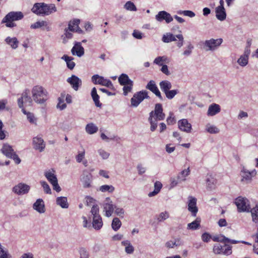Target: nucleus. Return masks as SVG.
<instances>
[{
  "instance_id": "5",
  "label": "nucleus",
  "mask_w": 258,
  "mask_h": 258,
  "mask_svg": "<svg viewBox=\"0 0 258 258\" xmlns=\"http://www.w3.org/2000/svg\"><path fill=\"white\" fill-rule=\"evenodd\" d=\"M1 151L7 157L13 159L15 162L18 164L21 162V160L14 151L12 147L8 144H4Z\"/></svg>"
},
{
  "instance_id": "51",
  "label": "nucleus",
  "mask_w": 258,
  "mask_h": 258,
  "mask_svg": "<svg viewBox=\"0 0 258 258\" xmlns=\"http://www.w3.org/2000/svg\"><path fill=\"white\" fill-rule=\"evenodd\" d=\"M124 8L130 11H137V9L135 4L131 1H127L124 5Z\"/></svg>"
},
{
  "instance_id": "24",
  "label": "nucleus",
  "mask_w": 258,
  "mask_h": 258,
  "mask_svg": "<svg viewBox=\"0 0 258 258\" xmlns=\"http://www.w3.org/2000/svg\"><path fill=\"white\" fill-rule=\"evenodd\" d=\"M24 15L21 12H11L5 16V20L11 19L12 21H18L22 19Z\"/></svg>"
},
{
  "instance_id": "31",
  "label": "nucleus",
  "mask_w": 258,
  "mask_h": 258,
  "mask_svg": "<svg viewBox=\"0 0 258 258\" xmlns=\"http://www.w3.org/2000/svg\"><path fill=\"white\" fill-rule=\"evenodd\" d=\"M57 11L54 4H46L44 3L43 16H48Z\"/></svg>"
},
{
  "instance_id": "3",
  "label": "nucleus",
  "mask_w": 258,
  "mask_h": 258,
  "mask_svg": "<svg viewBox=\"0 0 258 258\" xmlns=\"http://www.w3.org/2000/svg\"><path fill=\"white\" fill-rule=\"evenodd\" d=\"M223 40L222 38H210L203 42V48L206 51H215L221 46Z\"/></svg>"
},
{
  "instance_id": "36",
  "label": "nucleus",
  "mask_w": 258,
  "mask_h": 258,
  "mask_svg": "<svg viewBox=\"0 0 258 258\" xmlns=\"http://www.w3.org/2000/svg\"><path fill=\"white\" fill-rule=\"evenodd\" d=\"M205 131L211 134H216L220 132V130L218 127L210 123L206 124L205 125Z\"/></svg>"
},
{
  "instance_id": "61",
  "label": "nucleus",
  "mask_w": 258,
  "mask_h": 258,
  "mask_svg": "<svg viewBox=\"0 0 258 258\" xmlns=\"http://www.w3.org/2000/svg\"><path fill=\"white\" fill-rule=\"evenodd\" d=\"M178 93V91L177 90H168L166 93H165L166 97L168 99H173L175 96Z\"/></svg>"
},
{
  "instance_id": "58",
  "label": "nucleus",
  "mask_w": 258,
  "mask_h": 258,
  "mask_svg": "<svg viewBox=\"0 0 258 258\" xmlns=\"http://www.w3.org/2000/svg\"><path fill=\"white\" fill-rule=\"evenodd\" d=\"M114 210L115 214L117 216L121 218L123 217L125 213V211L122 208L116 207L115 206Z\"/></svg>"
},
{
  "instance_id": "57",
  "label": "nucleus",
  "mask_w": 258,
  "mask_h": 258,
  "mask_svg": "<svg viewBox=\"0 0 258 258\" xmlns=\"http://www.w3.org/2000/svg\"><path fill=\"white\" fill-rule=\"evenodd\" d=\"M213 241L216 242L226 243V240H229V239L226 237L225 236L223 235H219L214 236L213 238Z\"/></svg>"
},
{
  "instance_id": "44",
  "label": "nucleus",
  "mask_w": 258,
  "mask_h": 258,
  "mask_svg": "<svg viewBox=\"0 0 258 258\" xmlns=\"http://www.w3.org/2000/svg\"><path fill=\"white\" fill-rule=\"evenodd\" d=\"M91 96L96 106L97 107H100L101 106V104L99 102V96L97 94L96 89L95 87H94L92 90Z\"/></svg>"
},
{
  "instance_id": "11",
  "label": "nucleus",
  "mask_w": 258,
  "mask_h": 258,
  "mask_svg": "<svg viewBox=\"0 0 258 258\" xmlns=\"http://www.w3.org/2000/svg\"><path fill=\"white\" fill-rule=\"evenodd\" d=\"M30 189V186L24 183H19L12 188V191L15 194L20 196L27 194Z\"/></svg>"
},
{
  "instance_id": "14",
  "label": "nucleus",
  "mask_w": 258,
  "mask_h": 258,
  "mask_svg": "<svg viewBox=\"0 0 258 258\" xmlns=\"http://www.w3.org/2000/svg\"><path fill=\"white\" fill-rule=\"evenodd\" d=\"M250 49L249 47H246L243 53L241 54L237 60V63L241 67H245L248 64Z\"/></svg>"
},
{
  "instance_id": "64",
  "label": "nucleus",
  "mask_w": 258,
  "mask_h": 258,
  "mask_svg": "<svg viewBox=\"0 0 258 258\" xmlns=\"http://www.w3.org/2000/svg\"><path fill=\"white\" fill-rule=\"evenodd\" d=\"M179 245L180 243H177L176 240H169L165 243V246L168 248H172Z\"/></svg>"
},
{
  "instance_id": "8",
  "label": "nucleus",
  "mask_w": 258,
  "mask_h": 258,
  "mask_svg": "<svg viewBox=\"0 0 258 258\" xmlns=\"http://www.w3.org/2000/svg\"><path fill=\"white\" fill-rule=\"evenodd\" d=\"M257 172L255 169H253L250 171L243 167L240 171L241 180L247 183H249L252 177L255 176Z\"/></svg>"
},
{
  "instance_id": "43",
  "label": "nucleus",
  "mask_w": 258,
  "mask_h": 258,
  "mask_svg": "<svg viewBox=\"0 0 258 258\" xmlns=\"http://www.w3.org/2000/svg\"><path fill=\"white\" fill-rule=\"evenodd\" d=\"M169 59L165 55L158 56L154 60V63L158 66H163V63H168Z\"/></svg>"
},
{
  "instance_id": "23",
  "label": "nucleus",
  "mask_w": 258,
  "mask_h": 258,
  "mask_svg": "<svg viewBox=\"0 0 258 258\" xmlns=\"http://www.w3.org/2000/svg\"><path fill=\"white\" fill-rule=\"evenodd\" d=\"M205 180L206 186L208 190H212L215 188L217 180L212 175H208Z\"/></svg>"
},
{
  "instance_id": "6",
  "label": "nucleus",
  "mask_w": 258,
  "mask_h": 258,
  "mask_svg": "<svg viewBox=\"0 0 258 258\" xmlns=\"http://www.w3.org/2000/svg\"><path fill=\"white\" fill-rule=\"evenodd\" d=\"M149 96L148 92L146 90H142L135 93L131 98V105L133 107H137L144 99H148Z\"/></svg>"
},
{
  "instance_id": "40",
  "label": "nucleus",
  "mask_w": 258,
  "mask_h": 258,
  "mask_svg": "<svg viewBox=\"0 0 258 258\" xmlns=\"http://www.w3.org/2000/svg\"><path fill=\"white\" fill-rule=\"evenodd\" d=\"M62 59H63L67 63L68 68L70 70H73L75 66V63L73 61L74 58L72 57L69 56L67 55H63L62 57Z\"/></svg>"
},
{
  "instance_id": "47",
  "label": "nucleus",
  "mask_w": 258,
  "mask_h": 258,
  "mask_svg": "<svg viewBox=\"0 0 258 258\" xmlns=\"http://www.w3.org/2000/svg\"><path fill=\"white\" fill-rule=\"evenodd\" d=\"M121 225V222L120 220L117 217L114 218L113 219L112 224H111V227L112 228L114 231H117Z\"/></svg>"
},
{
  "instance_id": "39",
  "label": "nucleus",
  "mask_w": 258,
  "mask_h": 258,
  "mask_svg": "<svg viewBox=\"0 0 258 258\" xmlns=\"http://www.w3.org/2000/svg\"><path fill=\"white\" fill-rule=\"evenodd\" d=\"M161 90L165 93L172 88L170 82L167 80L162 81L159 83Z\"/></svg>"
},
{
  "instance_id": "17",
  "label": "nucleus",
  "mask_w": 258,
  "mask_h": 258,
  "mask_svg": "<svg viewBox=\"0 0 258 258\" xmlns=\"http://www.w3.org/2000/svg\"><path fill=\"white\" fill-rule=\"evenodd\" d=\"M178 127L179 129L186 133H190L192 130V126L187 119H181L178 121Z\"/></svg>"
},
{
  "instance_id": "26",
  "label": "nucleus",
  "mask_w": 258,
  "mask_h": 258,
  "mask_svg": "<svg viewBox=\"0 0 258 258\" xmlns=\"http://www.w3.org/2000/svg\"><path fill=\"white\" fill-rule=\"evenodd\" d=\"M33 209L39 213H44L45 211V205L43 201L39 199L34 203L33 205Z\"/></svg>"
},
{
  "instance_id": "49",
  "label": "nucleus",
  "mask_w": 258,
  "mask_h": 258,
  "mask_svg": "<svg viewBox=\"0 0 258 258\" xmlns=\"http://www.w3.org/2000/svg\"><path fill=\"white\" fill-rule=\"evenodd\" d=\"M118 81L121 85H124L130 83V82H133L129 79L128 76L124 74H122L118 78Z\"/></svg>"
},
{
  "instance_id": "54",
  "label": "nucleus",
  "mask_w": 258,
  "mask_h": 258,
  "mask_svg": "<svg viewBox=\"0 0 258 258\" xmlns=\"http://www.w3.org/2000/svg\"><path fill=\"white\" fill-rule=\"evenodd\" d=\"M79 253L80 254L79 258H89V252L85 247L79 248Z\"/></svg>"
},
{
  "instance_id": "21",
  "label": "nucleus",
  "mask_w": 258,
  "mask_h": 258,
  "mask_svg": "<svg viewBox=\"0 0 258 258\" xmlns=\"http://www.w3.org/2000/svg\"><path fill=\"white\" fill-rule=\"evenodd\" d=\"M73 55L81 57L84 54V49L81 45V42H76L71 50Z\"/></svg>"
},
{
  "instance_id": "4",
  "label": "nucleus",
  "mask_w": 258,
  "mask_h": 258,
  "mask_svg": "<svg viewBox=\"0 0 258 258\" xmlns=\"http://www.w3.org/2000/svg\"><path fill=\"white\" fill-rule=\"evenodd\" d=\"M235 203L238 212H250V207L249 201L245 198L239 197L235 199Z\"/></svg>"
},
{
  "instance_id": "27",
  "label": "nucleus",
  "mask_w": 258,
  "mask_h": 258,
  "mask_svg": "<svg viewBox=\"0 0 258 258\" xmlns=\"http://www.w3.org/2000/svg\"><path fill=\"white\" fill-rule=\"evenodd\" d=\"M80 180L84 188H89L91 187L92 177L90 174H83Z\"/></svg>"
},
{
  "instance_id": "37",
  "label": "nucleus",
  "mask_w": 258,
  "mask_h": 258,
  "mask_svg": "<svg viewBox=\"0 0 258 258\" xmlns=\"http://www.w3.org/2000/svg\"><path fill=\"white\" fill-rule=\"evenodd\" d=\"M22 111L26 115L27 118L30 123L34 125L37 124V119L33 113L30 112H27L24 108L22 109Z\"/></svg>"
},
{
  "instance_id": "33",
  "label": "nucleus",
  "mask_w": 258,
  "mask_h": 258,
  "mask_svg": "<svg viewBox=\"0 0 258 258\" xmlns=\"http://www.w3.org/2000/svg\"><path fill=\"white\" fill-rule=\"evenodd\" d=\"M80 22L79 19H75L73 21H71L69 23L68 29L70 31L75 32L81 31L79 27V24Z\"/></svg>"
},
{
  "instance_id": "46",
  "label": "nucleus",
  "mask_w": 258,
  "mask_h": 258,
  "mask_svg": "<svg viewBox=\"0 0 258 258\" xmlns=\"http://www.w3.org/2000/svg\"><path fill=\"white\" fill-rule=\"evenodd\" d=\"M115 189L114 187L112 185H103L99 187V190L105 192H108L110 193L113 192Z\"/></svg>"
},
{
  "instance_id": "32",
  "label": "nucleus",
  "mask_w": 258,
  "mask_h": 258,
  "mask_svg": "<svg viewBox=\"0 0 258 258\" xmlns=\"http://www.w3.org/2000/svg\"><path fill=\"white\" fill-rule=\"evenodd\" d=\"M121 244L124 247V251L126 253L131 254L134 253L135 248L130 240H123L121 242Z\"/></svg>"
},
{
  "instance_id": "29",
  "label": "nucleus",
  "mask_w": 258,
  "mask_h": 258,
  "mask_svg": "<svg viewBox=\"0 0 258 258\" xmlns=\"http://www.w3.org/2000/svg\"><path fill=\"white\" fill-rule=\"evenodd\" d=\"M215 14L216 18L220 21H223L226 19L227 15L225 8L216 7Z\"/></svg>"
},
{
  "instance_id": "20",
  "label": "nucleus",
  "mask_w": 258,
  "mask_h": 258,
  "mask_svg": "<svg viewBox=\"0 0 258 258\" xmlns=\"http://www.w3.org/2000/svg\"><path fill=\"white\" fill-rule=\"evenodd\" d=\"M67 81L72 86V87L76 91H77L80 86L82 85V81L77 76L72 75L71 77L67 79Z\"/></svg>"
},
{
  "instance_id": "12",
  "label": "nucleus",
  "mask_w": 258,
  "mask_h": 258,
  "mask_svg": "<svg viewBox=\"0 0 258 258\" xmlns=\"http://www.w3.org/2000/svg\"><path fill=\"white\" fill-rule=\"evenodd\" d=\"M114 207L111 199L109 197L106 198L103 203V211L105 213V216L109 217L112 215Z\"/></svg>"
},
{
  "instance_id": "18",
  "label": "nucleus",
  "mask_w": 258,
  "mask_h": 258,
  "mask_svg": "<svg viewBox=\"0 0 258 258\" xmlns=\"http://www.w3.org/2000/svg\"><path fill=\"white\" fill-rule=\"evenodd\" d=\"M155 19L158 22L165 20L166 23H169L173 20L170 14L164 11H160L155 16Z\"/></svg>"
},
{
  "instance_id": "35",
  "label": "nucleus",
  "mask_w": 258,
  "mask_h": 258,
  "mask_svg": "<svg viewBox=\"0 0 258 258\" xmlns=\"http://www.w3.org/2000/svg\"><path fill=\"white\" fill-rule=\"evenodd\" d=\"M56 204L63 209H67L69 206L68 199L65 197H57L56 199Z\"/></svg>"
},
{
  "instance_id": "38",
  "label": "nucleus",
  "mask_w": 258,
  "mask_h": 258,
  "mask_svg": "<svg viewBox=\"0 0 258 258\" xmlns=\"http://www.w3.org/2000/svg\"><path fill=\"white\" fill-rule=\"evenodd\" d=\"M85 130L88 134L92 135L97 132L98 127L96 124L91 122L86 125Z\"/></svg>"
},
{
  "instance_id": "56",
  "label": "nucleus",
  "mask_w": 258,
  "mask_h": 258,
  "mask_svg": "<svg viewBox=\"0 0 258 258\" xmlns=\"http://www.w3.org/2000/svg\"><path fill=\"white\" fill-rule=\"evenodd\" d=\"M123 85V94L126 96L128 93L131 92L133 86V82H130V83L124 84Z\"/></svg>"
},
{
  "instance_id": "53",
  "label": "nucleus",
  "mask_w": 258,
  "mask_h": 258,
  "mask_svg": "<svg viewBox=\"0 0 258 258\" xmlns=\"http://www.w3.org/2000/svg\"><path fill=\"white\" fill-rule=\"evenodd\" d=\"M97 152L103 160H107L110 156V153L103 149L98 150Z\"/></svg>"
},
{
  "instance_id": "50",
  "label": "nucleus",
  "mask_w": 258,
  "mask_h": 258,
  "mask_svg": "<svg viewBox=\"0 0 258 258\" xmlns=\"http://www.w3.org/2000/svg\"><path fill=\"white\" fill-rule=\"evenodd\" d=\"M200 226V221L196 220L191 223H188L187 225V229L189 230H197L199 228Z\"/></svg>"
},
{
  "instance_id": "59",
  "label": "nucleus",
  "mask_w": 258,
  "mask_h": 258,
  "mask_svg": "<svg viewBox=\"0 0 258 258\" xmlns=\"http://www.w3.org/2000/svg\"><path fill=\"white\" fill-rule=\"evenodd\" d=\"M169 217V213L167 211H164L160 213L157 218V220L159 222H162L167 219Z\"/></svg>"
},
{
  "instance_id": "19",
  "label": "nucleus",
  "mask_w": 258,
  "mask_h": 258,
  "mask_svg": "<svg viewBox=\"0 0 258 258\" xmlns=\"http://www.w3.org/2000/svg\"><path fill=\"white\" fill-rule=\"evenodd\" d=\"M146 89L149 90L153 92L157 97H158L161 100H163V97L161 94L158 89L155 82L153 80H151L147 84Z\"/></svg>"
},
{
  "instance_id": "60",
  "label": "nucleus",
  "mask_w": 258,
  "mask_h": 258,
  "mask_svg": "<svg viewBox=\"0 0 258 258\" xmlns=\"http://www.w3.org/2000/svg\"><path fill=\"white\" fill-rule=\"evenodd\" d=\"M194 49V46L191 44H189L185 48V49L182 53V55L185 56H189L191 53L192 49Z\"/></svg>"
},
{
  "instance_id": "15",
  "label": "nucleus",
  "mask_w": 258,
  "mask_h": 258,
  "mask_svg": "<svg viewBox=\"0 0 258 258\" xmlns=\"http://www.w3.org/2000/svg\"><path fill=\"white\" fill-rule=\"evenodd\" d=\"M32 144L33 148L39 152H43L45 148V143L43 139L39 136L33 138Z\"/></svg>"
},
{
  "instance_id": "55",
  "label": "nucleus",
  "mask_w": 258,
  "mask_h": 258,
  "mask_svg": "<svg viewBox=\"0 0 258 258\" xmlns=\"http://www.w3.org/2000/svg\"><path fill=\"white\" fill-rule=\"evenodd\" d=\"M0 250H2L0 252V258H12V255L9 253L8 250L6 249L2 245L1 247Z\"/></svg>"
},
{
  "instance_id": "22",
  "label": "nucleus",
  "mask_w": 258,
  "mask_h": 258,
  "mask_svg": "<svg viewBox=\"0 0 258 258\" xmlns=\"http://www.w3.org/2000/svg\"><path fill=\"white\" fill-rule=\"evenodd\" d=\"M220 111L221 107L219 104L212 103L208 107L207 115L208 116H213L219 113Z\"/></svg>"
},
{
  "instance_id": "34",
  "label": "nucleus",
  "mask_w": 258,
  "mask_h": 258,
  "mask_svg": "<svg viewBox=\"0 0 258 258\" xmlns=\"http://www.w3.org/2000/svg\"><path fill=\"white\" fill-rule=\"evenodd\" d=\"M30 27L31 29H33L44 27L47 31L50 30L48 23L45 21H37L35 23L31 24Z\"/></svg>"
},
{
  "instance_id": "42",
  "label": "nucleus",
  "mask_w": 258,
  "mask_h": 258,
  "mask_svg": "<svg viewBox=\"0 0 258 258\" xmlns=\"http://www.w3.org/2000/svg\"><path fill=\"white\" fill-rule=\"evenodd\" d=\"M176 35H174L171 33H166L164 34L162 40L165 43H169L176 40Z\"/></svg>"
},
{
  "instance_id": "62",
  "label": "nucleus",
  "mask_w": 258,
  "mask_h": 258,
  "mask_svg": "<svg viewBox=\"0 0 258 258\" xmlns=\"http://www.w3.org/2000/svg\"><path fill=\"white\" fill-rule=\"evenodd\" d=\"M177 13L179 14H182L184 16H187L190 18H193L196 16L195 13L190 10L179 11Z\"/></svg>"
},
{
  "instance_id": "2",
  "label": "nucleus",
  "mask_w": 258,
  "mask_h": 258,
  "mask_svg": "<svg viewBox=\"0 0 258 258\" xmlns=\"http://www.w3.org/2000/svg\"><path fill=\"white\" fill-rule=\"evenodd\" d=\"M31 92L33 101L37 104H43L48 98L47 91L41 85L33 86Z\"/></svg>"
},
{
  "instance_id": "1",
  "label": "nucleus",
  "mask_w": 258,
  "mask_h": 258,
  "mask_svg": "<svg viewBox=\"0 0 258 258\" xmlns=\"http://www.w3.org/2000/svg\"><path fill=\"white\" fill-rule=\"evenodd\" d=\"M165 117V114L163 112L162 104H156L154 110L149 114L148 120L150 124V130L154 132L157 127L158 121L164 120Z\"/></svg>"
},
{
  "instance_id": "7",
  "label": "nucleus",
  "mask_w": 258,
  "mask_h": 258,
  "mask_svg": "<svg viewBox=\"0 0 258 258\" xmlns=\"http://www.w3.org/2000/svg\"><path fill=\"white\" fill-rule=\"evenodd\" d=\"M44 175L47 179L52 184L53 189L57 192L60 191L61 188L58 184L57 179L54 173V171H47L45 172Z\"/></svg>"
},
{
  "instance_id": "28",
  "label": "nucleus",
  "mask_w": 258,
  "mask_h": 258,
  "mask_svg": "<svg viewBox=\"0 0 258 258\" xmlns=\"http://www.w3.org/2000/svg\"><path fill=\"white\" fill-rule=\"evenodd\" d=\"M44 3H35L32 7L31 11L37 15L43 16Z\"/></svg>"
},
{
  "instance_id": "52",
  "label": "nucleus",
  "mask_w": 258,
  "mask_h": 258,
  "mask_svg": "<svg viewBox=\"0 0 258 258\" xmlns=\"http://www.w3.org/2000/svg\"><path fill=\"white\" fill-rule=\"evenodd\" d=\"M65 95L63 94H61V97L58 98V103L57 105V108H59L60 110H63L65 109L67 107L66 104L64 103L63 99L64 98Z\"/></svg>"
},
{
  "instance_id": "45",
  "label": "nucleus",
  "mask_w": 258,
  "mask_h": 258,
  "mask_svg": "<svg viewBox=\"0 0 258 258\" xmlns=\"http://www.w3.org/2000/svg\"><path fill=\"white\" fill-rule=\"evenodd\" d=\"M190 173L189 168L188 167L187 169H184L181 171L177 175L178 179L180 181H184L186 180V177L188 176Z\"/></svg>"
},
{
  "instance_id": "63",
  "label": "nucleus",
  "mask_w": 258,
  "mask_h": 258,
  "mask_svg": "<svg viewBox=\"0 0 258 258\" xmlns=\"http://www.w3.org/2000/svg\"><path fill=\"white\" fill-rule=\"evenodd\" d=\"M90 212L92 214L93 217L100 216L99 215V208L98 206L97 205H95L92 206Z\"/></svg>"
},
{
  "instance_id": "13",
  "label": "nucleus",
  "mask_w": 258,
  "mask_h": 258,
  "mask_svg": "<svg viewBox=\"0 0 258 258\" xmlns=\"http://www.w3.org/2000/svg\"><path fill=\"white\" fill-rule=\"evenodd\" d=\"M92 81L95 84L101 85L110 89L113 88V85L109 80L105 79L98 75H93L92 77Z\"/></svg>"
},
{
  "instance_id": "9",
  "label": "nucleus",
  "mask_w": 258,
  "mask_h": 258,
  "mask_svg": "<svg viewBox=\"0 0 258 258\" xmlns=\"http://www.w3.org/2000/svg\"><path fill=\"white\" fill-rule=\"evenodd\" d=\"M213 252L217 254L229 255L232 253V246L227 244L222 246L219 244H216L213 247Z\"/></svg>"
},
{
  "instance_id": "41",
  "label": "nucleus",
  "mask_w": 258,
  "mask_h": 258,
  "mask_svg": "<svg viewBox=\"0 0 258 258\" xmlns=\"http://www.w3.org/2000/svg\"><path fill=\"white\" fill-rule=\"evenodd\" d=\"M162 187V183L158 181H157L154 183V189L153 191L150 192L148 194V196L149 197H152L157 195L160 191L161 188Z\"/></svg>"
},
{
  "instance_id": "10",
  "label": "nucleus",
  "mask_w": 258,
  "mask_h": 258,
  "mask_svg": "<svg viewBox=\"0 0 258 258\" xmlns=\"http://www.w3.org/2000/svg\"><path fill=\"white\" fill-rule=\"evenodd\" d=\"M33 99L29 95L28 90H25L22 94L21 97L18 100V106L20 108H23L24 105L25 106H31L32 104Z\"/></svg>"
},
{
  "instance_id": "30",
  "label": "nucleus",
  "mask_w": 258,
  "mask_h": 258,
  "mask_svg": "<svg viewBox=\"0 0 258 258\" xmlns=\"http://www.w3.org/2000/svg\"><path fill=\"white\" fill-rule=\"evenodd\" d=\"M5 42L12 49H16L18 48L19 42L15 37H11L8 36L5 39Z\"/></svg>"
},
{
  "instance_id": "48",
  "label": "nucleus",
  "mask_w": 258,
  "mask_h": 258,
  "mask_svg": "<svg viewBox=\"0 0 258 258\" xmlns=\"http://www.w3.org/2000/svg\"><path fill=\"white\" fill-rule=\"evenodd\" d=\"M250 212L251 213L252 221L255 223H258V205L252 209H250Z\"/></svg>"
},
{
  "instance_id": "16",
  "label": "nucleus",
  "mask_w": 258,
  "mask_h": 258,
  "mask_svg": "<svg viewBox=\"0 0 258 258\" xmlns=\"http://www.w3.org/2000/svg\"><path fill=\"white\" fill-rule=\"evenodd\" d=\"M197 199L192 196L188 197V210L191 213V215L195 217L198 211V208L197 206Z\"/></svg>"
},
{
  "instance_id": "25",
  "label": "nucleus",
  "mask_w": 258,
  "mask_h": 258,
  "mask_svg": "<svg viewBox=\"0 0 258 258\" xmlns=\"http://www.w3.org/2000/svg\"><path fill=\"white\" fill-rule=\"evenodd\" d=\"M103 225V221L101 216L93 217L91 228H93L96 230H99L102 228Z\"/></svg>"
}]
</instances>
